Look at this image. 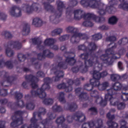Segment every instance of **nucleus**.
<instances>
[{
  "label": "nucleus",
  "instance_id": "obj_1",
  "mask_svg": "<svg viewBox=\"0 0 128 128\" xmlns=\"http://www.w3.org/2000/svg\"><path fill=\"white\" fill-rule=\"evenodd\" d=\"M81 58H82L83 60H85L84 68L82 65L80 66V67H74L72 68L73 72H78V70H80L81 72L84 74V72H88V70L90 66H94L96 68V69L97 70L90 72L94 78L90 80V84L85 85V90L88 91L92 90L93 86H96L100 90H104L108 88L110 84L108 82H104L100 84V80L101 78L106 76L108 74L106 71H103L102 72L100 73V70H102L104 64H106L102 62V60L100 59V58H94L93 61L92 60V58L89 60H86V58H88V55L82 54L81 56Z\"/></svg>",
  "mask_w": 128,
  "mask_h": 128
},
{
  "label": "nucleus",
  "instance_id": "obj_2",
  "mask_svg": "<svg viewBox=\"0 0 128 128\" xmlns=\"http://www.w3.org/2000/svg\"><path fill=\"white\" fill-rule=\"evenodd\" d=\"M100 0H82L80 4L84 6V8H98V14L100 16H104L108 12V14H114L116 12L114 4H116L114 2H116V0H112L109 2L108 6L106 8V10H104V4L100 3Z\"/></svg>",
  "mask_w": 128,
  "mask_h": 128
},
{
  "label": "nucleus",
  "instance_id": "obj_3",
  "mask_svg": "<svg viewBox=\"0 0 128 128\" xmlns=\"http://www.w3.org/2000/svg\"><path fill=\"white\" fill-rule=\"evenodd\" d=\"M64 56L66 58L65 62L61 61L58 62L57 65L54 64L52 66L51 72H54L56 76L54 82H58L60 78L64 77V72L60 71V70H66L68 68V64L74 66L76 64V60L74 58V56H75L74 54L72 52H66L64 54Z\"/></svg>",
  "mask_w": 128,
  "mask_h": 128
},
{
  "label": "nucleus",
  "instance_id": "obj_4",
  "mask_svg": "<svg viewBox=\"0 0 128 128\" xmlns=\"http://www.w3.org/2000/svg\"><path fill=\"white\" fill-rule=\"evenodd\" d=\"M118 46V44H114V46H112L110 48H109L105 50V54H103L100 56V60L104 62L106 64L107 66H110L112 64V60H116L118 58L116 54H118V56H122V54H124V52H126V50L124 48H122L119 50V51L116 52V47Z\"/></svg>",
  "mask_w": 128,
  "mask_h": 128
},
{
  "label": "nucleus",
  "instance_id": "obj_5",
  "mask_svg": "<svg viewBox=\"0 0 128 128\" xmlns=\"http://www.w3.org/2000/svg\"><path fill=\"white\" fill-rule=\"evenodd\" d=\"M43 4L45 10L51 12V16L50 17V22H52L54 24H58V22H56V20L62 16V10L64 8V2L60 0L56 2L57 10H54V6L48 4V3L44 2Z\"/></svg>",
  "mask_w": 128,
  "mask_h": 128
},
{
  "label": "nucleus",
  "instance_id": "obj_6",
  "mask_svg": "<svg viewBox=\"0 0 128 128\" xmlns=\"http://www.w3.org/2000/svg\"><path fill=\"white\" fill-rule=\"evenodd\" d=\"M36 112L34 113L33 118L30 120L31 124L29 126L25 124L21 128H50V124L52 122L51 120L56 118V116L54 114H48V116L50 120H48V118H46V120H43L42 124H38V120L36 119Z\"/></svg>",
  "mask_w": 128,
  "mask_h": 128
},
{
  "label": "nucleus",
  "instance_id": "obj_7",
  "mask_svg": "<svg viewBox=\"0 0 128 128\" xmlns=\"http://www.w3.org/2000/svg\"><path fill=\"white\" fill-rule=\"evenodd\" d=\"M44 84L42 86V88L38 89L36 91L32 90L31 94L32 96H38L40 98H44L46 96V94L44 92L45 90H48L50 88V84L52 82V80L50 78H46L44 79Z\"/></svg>",
  "mask_w": 128,
  "mask_h": 128
},
{
  "label": "nucleus",
  "instance_id": "obj_8",
  "mask_svg": "<svg viewBox=\"0 0 128 128\" xmlns=\"http://www.w3.org/2000/svg\"><path fill=\"white\" fill-rule=\"evenodd\" d=\"M67 32L73 34L70 40L72 44H78L80 42V40H86L88 36L86 34H82L78 32V28L72 26H68L66 28Z\"/></svg>",
  "mask_w": 128,
  "mask_h": 128
},
{
  "label": "nucleus",
  "instance_id": "obj_9",
  "mask_svg": "<svg viewBox=\"0 0 128 128\" xmlns=\"http://www.w3.org/2000/svg\"><path fill=\"white\" fill-rule=\"evenodd\" d=\"M88 48H89L88 49L86 48V46H84V44L80 45L78 46V50H84V52H88V53H84V54H82L80 55V58H82V60H84V64H86V60H84L82 58V54H84L85 56H88L86 60H90L92 58L91 60L92 62H94V58H98L96 56H94V55H93V56H92V55L90 54H92V52H94V50H96V44H94V43H90L88 44Z\"/></svg>",
  "mask_w": 128,
  "mask_h": 128
},
{
  "label": "nucleus",
  "instance_id": "obj_10",
  "mask_svg": "<svg viewBox=\"0 0 128 128\" xmlns=\"http://www.w3.org/2000/svg\"><path fill=\"white\" fill-rule=\"evenodd\" d=\"M5 46L6 48V56H9V58H11V56H14V52L10 48H16V50H20V48H22V43L18 41H10L8 42V44Z\"/></svg>",
  "mask_w": 128,
  "mask_h": 128
},
{
  "label": "nucleus",
  "instance_id": "obj_11",
  "mask_svg": "<svg viewBox=\"0 0 128 128\" xmlns=\"http://www.w3.org/2000/svg\"><path fill=\"white\" fill-rule=\"evenodd\" d=\"M76 80L74 82V80H67V84L68 86H66V84L64 83L60 84L58 85L57 88L59 90H65L66 92H70L72 90V86L74 84L76 86H78L80 84V78H76Z\"/></svg>",
  "mask_w": 128,
  "mask_h": 128
},
{
  "label": "nucleus",
  "instance_id": "obj_12",
  "mask_svg": "<svg viewBox=\"0 0 128 128\" xmlns=\"http://www.w3.org/2000/svg\"><path fill=\"white\" fill-rule=\"evenodd\" d=\"M38 8H40V4L30 1L26 4H23L22 10H24L27 14H30L32 12H38Z\"/></svg>",
  "mask_w": 128,
  "mask_h": 128
},
{
  "label": "nucleus",
  "instance_id": "obj_13",
  "mask_svg": "<svg viewBox=\"0 0 128 128\" xmlns=\"http://www.w3.org/2000/svg\"><path fill=\"white\" fill-rule=\"evenodd\" d=\"M24 114V112L22 111H16L15 112V114L12 117L13 122L11 123V126H18L20 124H22L23 119L22 116Z\"/></svg>",
  "mask_w": 128,
  "mask_h": 128
},
{
  "label": "nucleus",
  "instance_id": "obj_14",
  "mask_svg": "<svg viewBox=\"0 0 128 128\" xmlns=\"http://www.w3.org/2000/svg\"><path fill=\"white\" fill-rule=\"evenodd\" d=\"M1 76H4L3 80L0 82L1 87L8 86L6 84H12L14 81V77L8 76V73L5 71H2L0 72Z\"/></svg>",
  "mask_w": 128,
  "mask_h": 128
},
{
  "label": "nucleus",
  "instance_id": "obj_15",
  "mask_svg": "<svg viewBox=\"0 0 128 128\" xmlns=\"http://www.w3.org/2000/svg\"><path fill=\"white\" fill-rule=\"evenodd\" d=\"M72 120L82 122L86 120V116L82 112H78L72 117V116H68L67 120L68 122H72Z\"/></svg>",
  "mask_w": 128,
  "mask_h": 128
},
{
  "label": "nucleus",
  "instance_id": "obj_16",
  "mask_svg": "<svg viewBox=\"0 0 128 128\" xmlns=\"http://www.w3.org/2000/svg\"><path fill=\"white\" fill-rule=\"evenodd\" d=\"M74 18L75 20H82V18H84V20H88L90 18V16H92V14H85L84 12L80 10H76L74 12Z\"/></svg>",
  "mask_w": 128,
  "mask_h": 128
},
{
  "label": "nucleus",
  "instance_id": "obj_17",
  "mask_svg": "<svg viewBox=\"0 0 128 128\" xmlns=\"http://www.w3.org/2000/svg\"><path fill=\"white\" fill-rule=\"evenodd\" d=\"M10 14L12 16L18 18L22 16V9L16 6H12L10 10Z\"/></svg>",
  "mask_w": 128,
  "mask_h": 128
},
{
  "label": "nucleus",
  "instance_id": "obj_18",
  "mask_svg": "<svg viewBox=\"0 0 128 128\" xmlns=\"http://www.w3.org/2000/svg\"><path fill=\"white\" fill-rule=\"evenodd\" d=\"M82 88H78L76 89L75 92L77 96H78L80 100L84 102L88 99V95L86 93L82 92Z\"/></svg>",
  "mask_w": 128,
  "mask_h": 128
},
{
  "label": "nucleus",
  "instance_id": "obj_19",
  "mask_svg": "<svg viewBox=\"0 0 128 128\" xmlns=\"http://www.w3.org/2000/svg\"><path fill=\"white\" fill-rule=\"evenodd\" d=\"M114 94H110L108 93L105 95V100H106V102L108 100L110 102V106H116L118 104V99L114 98Z\"/></svg>",
  "mask_w": 128,
  "mask_h": 128
},
{
  "label": "nucleus",
  "instance_id": "obj_20",
  "mask_svg": "<svg viewBox=\"0 0 128 128\" xmlns=\"http://www.w3.org/2000/svg\"><path fill=\"white\" fill-rule=\"evenodd\" d=\"M26 80H28L31 82V86H32V88H38V84L36 82H38V78L32 75H28L26 76Z\"/></svg>",
  "mask_w": 128,
  "mask_h": 128
},
{
  "label": "nucleus",
  "instance_id": "obj_21",
  "mask_svg": "<svg viewBox=\"0 0 128 128\" xmlns=\"http://www.w3.org/2000/svg\"><path fill=\"white\" fill-rule=\"evenodd\" d=\"M122 86L120 82H116L112 86V88L108 90V94H116V92L118 90H120Z\"/></svg>",
  "mask_w": 128,
  "mask_h": 128
},
{
  "label": "nucleus",
  "instance_id": "obj_22",
  "mask_svg": "<svg viewBox=\"0 0 128 128\" xmlns=\"http://www.w3.org/2000/svg\"><path fill=\"white\" fill-rule=\"evenodd\" d=\"M78 4V0H72L69 2V6L66 8V16L68 18V16H71L72 14V8L76 6Z\"/></svg>",
  "mask_w": 128,
  "mask_h": 128
},
{
  "label": "nucleus",
  "instance_id": "obj_23",
  "mask_svg": "<svg viewBox=\"0 0 128 128\" xmlns=\"http://www.w3.org/2000/svg\"><path fill=\"white\" fill-rule=\"evenodd\" d=\"M46 56L48 58H52L54 56V54L49 51L48 50H44L42 54L40 53L38 54V60H40L46 58Z\"/></svg>",
  "mask_w": 128,
  "mask_h": 128
},
{
  "label": "nucleus",
  "instance_id": "obj_24",
  "mask_svg": "<svg viewBox=\"0 0 128 128\" xmlns=\"http://www.w3.org/2000/svg\"><path fill=\"white\" fill-rule=\"evenodd\" d=\"M91 14V16H90L89 18L84 19L85 21L82 23V26H94L92 20H94V18H96V15H94V14Z\"/></svg>",
  "mask_w": 128,
  "mask_h": 128
},
{
  "label": "nucleus",
  "instance_id": "obj_25",
  "mask_svg": "<svg viewBox=\"0 0 128 128\" xmlns=\"http://www.w3.org/2000/svg\"><path fill=\"white\" fill-rule=\"evenodd\" d=\"M66 119L64 116L58 117L56 120V123L58 128H68V126L64 124Z\"/></svg>",
  "mask_w": 128,
  "mask_h": 128
},
{
  "label": "nucleus",
  "instance_id": "obj_26",
  "mask_svg": "<svg viewBox=\"0 0 128 128\" xmlns=\"http://www.w3.org/2000/svg\"><path fill=\"white\" fill-rule=\"evenodd\" d=\"M95 100L96 104H100L102 106H106V99H104V100H102V98L97 96L96 98H94Z\"/></svg>",
  "mask_w": 128,
  "mask_h": 128
},
{
  "label": "nucleus",
  "instance_id": "obj_27",
  "mask_svg": "<svg viewBox=\"0 0 128 128\" xmlns=\"http://www.w3.org/2000/svg\"><path fill=\"white\" fill-rule=\"evenodd\" d=\"M32 42L33 44H36L38 46V48L39 50H44V46H42V40L40 39V38H34L32 40Z\"/></svg>",
  "mask_w": 128,
  "mask_h": 128
},
{
  "label": "nucleus",
  "instance_id": "obj_28",
  "mask_svg": "<svg viewBox=\"0 0 128 128\" xmlns=\"http://www.w3.org/2000/svg\"><path fill=\"white\" fill-rule=\"evenodd\" d=\"M4 66H6V68L10 70L14 66L10 61L4 62V60H0V68H4Z\"/></svg>",
  "mask_w": 128,
  "mask_h": 128
},
{
  "label": "nucleus",
  "instance_id": "obj_29",
  "mask_svg": "<svg viewBox=\"0 0 128 128\" xmlns=\"http://www.w3.org/2000/svg\"><path fill=\"white\" fill-rule=\"evenodd\" d=\"M56 42V40L52 38H48L45 40L44 44L45 46H48L51 48Z\"/></svg>",
  "mask_w": 128,
  "mask_h": 128
},
{
  "label": "nucleus",
  "instance_id": "obj_30",
  "mask_svg": "<svg viewBox=\"0 0 128 128\" xmlns=\"http://www.w3.org/2000/svg\"><path fill=\"white\" fill-rule=\"evenodd\" d=\"M123 90L126 92H122V95L121 96V98L122 100H124V102H126V100H128V86L124 87Z\"/></svg>",
  "mask_w": 128,
  "mask_h": 128
},
{
  "label": "nucleus",
  "instance_id": "obj_31",
  "mask_svg": "<svg viewBox=\"0 0 128 128\" xmlns=\"http://www.w3.org/2000/svg\"><path fill=\"white\" fill-rule=\"evenodd\" d=\"M57 98L58 100L60 102L64 104L66 102V98H64V92H60L57 94Z\"/></svg>",
  "mask_w": 128,
  "mask_h": 128
},
{
  "label": "nucleus",
  "instance_id": "obj_32",
  "mask_svg": "<svg viewBox=\"0 0 128 128\" xmlns=\"http://www.w3.org/2000/svg\"><path fill=\"white\" fill-rule=\"evenodd\" d=\"M122 2L118 6L119 8L124 10H128V3L126 2V0H120Z\"/></svg>",
  "mask_w": 128,
  "mask_h": 128
},
{
  "label": "nucleus",
  "instance_id": "obj_33",
  "mask_svg": "<svg viewBox=\"0 0 128 128\" xmlns=\"http://www.w3.org/2000/svg\"><path fill=\"white\" fill-rule=\"evenodd\" d=\"M42 20L40 18H34L32 21V24L36 26H42Z\"/></svg>",
  "mask_w": 128,
  "mask_h": 128
},
{
  "label": "nucleus",
  "instance_id": "obj_34",
  "mask_svg": "<svg viewBox=\"0 0 128 128\" xmlns=\"http://www.w3.org/2000/svg\"><path fill=\"white\" fill-rule=\"evenodd\" d=\"M106 40L107 42H110V43L108 46L109 47L114 44V42L116 40V38L114 36H110V37L107 38Z\"/></svg>",
  "mask_w": 128,
  "mask_h": 128
},
{
  "label": "nucleus",
  "instance_id": "obj_35",
  "mask_svg": "<svg viewBox=\"0 0 128 128\" xmlns=\"http://www.w3.org/2000/svg\"><path fill=\"white\" fill-rule=\"evenodd\" d=\"M62 32V29L60 28H56L52 32V36H54L58 34H60Z\"/></svg>",
  "mask_w": 128,
  "mask_h": 128
},
{
  "label": "nucleus",
  "instance_id": "obj_36",
  "mask_svg": "<svg viewBox=\"0 0 128 128\" xmlns=\"http://www.w3.org/2000/svg\"><path fill=\"white\" fill-rule=\"evenodd\" d=\"M30 26L28 24L25 25L22 30V34L24 36H28L30 34Z\"/></svg>",
  "mask_w": 128,
  "mask_h": 128
},
{
  "label": "nucleus",
  "instance_id": "obj_37",
  "mask_svg": "<svg viewBox=\"0 0 128 128\" xmlns=\"http://www.w3.org/2000/svg\"><path fill=\"white\" fill-rule=\"evenodd\" d=\"M110 78L113 82H116V80H120V78H122V77H120V75L118 74H112L110 76Z\"/></svg>",
  "mask_w": 128,
  "mask_h": 128
},
{
  "label": "nucleus",
  "instance_id": "obj_38",
  "mask_svg": "<svg viewBox=\"0 0 128 128\" xmlns=\"http://www.w3.org/2000/svg\"><path fill=\"white\" fill-rule=\"evenodd\" d=\"M128 42V39L126 38H122L118 42L119 46H126Z\"/></svg>",
  "mask_w": 128,
  "mask_h": 128
},
{
  "label": "nucleus",
  "instance_id": "obj_39",
  "mask_svg": "<svg viewBox=\"0 0 128 128\" xmlns=\"http://www.w3.org/2000/svg\"><path fill=\"white\" fill-rule=\"evenodd\" d=\"M34 103L33 102H28L26 104V108L28 110H34Z\"/></svg>",
  "mask_w": 128,
  "mask_h": 128
},
{
  "label": "nucleus",
  "instance_id": "obj_40",
  "mask_svg": "<svg viewBox=\"0 0 128 128\" xmlns=\"http://www.w3.org/2000/svg\"><path fill=\"white\" fill-rule=\"evenodd\" d=\"M78 108V106L76 104H72L71 105H68L67 110H69L71 112H74Z\"/></svg>",
  "mask_w": 128,
  "mask_h": 128
},
{
  "label": "nucleus",
  "instance_id": "obj_41",
  "mask_svg": "<svg viewBox=\"0 0 128 128\" xmlns=\"http://www.w3.org/2000/svg\"><path fill=\"white\" fill-rule=\"evenodd\" d=\"M108 22L109 24H116L118 22V18L114 16H113L109 19Z\"/></svg>",
  "mask_w": 128,
  "mask_h": 128
},
{
  "label": "nucleus",
  "instance_id": "obj_42",
  "mask_svg": "<svg viewBox=\"0 0 128 128\" xmlns=\"http://www.w3.org/2000/svg\"><path fill=\"white\" fill-rule=\"evenodd\" d=\"M43 104L46 106H50V104H54V100L52 98L44 99L43 101Z\"/></svg>",
  "mask_w": 128,
  "mask_h": 128
},
{
  "label": "nucleus",
  "instance_id": "obj_43",
  "mask_svg": "<svg viewBox=\"0 0 128 128\" xmlns=\"http://www.w3.org/2000/svg\"><path fill=\"white\" fill-rule=\"evenodd\" d=\"M2 34L4 36H5V38H12V35L8 31H4L2 32Z\"/></svg>",
  "mask_w": 128,
  "mask_h": 128
},
{
  "label": "nucleus",
  "instance_id": "obj_44",
  "mask_svg": "<svg viewBox=\"0 0 128 128\" xmlns=\"http://www.w3.org/2000/svg\"><path fill=\"white\" fill-rule=\"evenodd\" d=\"M90 94L92 98H96V97L98 96V92L96 90H92L90 92Z\"/></svg>",
  "mask_w": 128,
  "mask_h": 128
},
{
  "label": "nucleus",
  "instance_id": "obj_45",
  "mask_svg": "<svg viewBox=\"0 0 128 128\" xmlns=\"http://www.w3.org/2000/svg\"><path fill=\"white\" fill-rule=\"evenodd\" d=\"M102 38V36L100 33H98V34H96L92 36V38L94 40H100Z\"/></svg>",
  "mask_w": 128,
  "mask_h": 128
},
{
  "label": "nucleus",
  "instance_id": "obj_46",
  "mask_svg": "<svg viewBox=\"0 0 128 128\" xmlns=\"http://www.w3.org/2000/svg\"><path fill=\"white\" fill-rule=\"evenodd\" d=\"M46 111L44 108H40L39 109V112L38 113V118H40V116L46 114Z\"/></svg>",
  "mask_w": 128,
  "mask_h": 128
},
{
  "label": "nucleus",
  "instance_id": "obj_47",
  "mask_svg": "<svg viewBox=\"0 0 128 128\" xmlns=\"http://www.w3.org/2000/svg\"><path fill=\"white\" fill-rule=\"evenodd\" d=\"M94 20L96 22H104L105 19L104 18H100L99 17H98L95 15V18H94Z\"/></svg>",
  "mask_w": 128,
  "mask_h": 128
},
{
  "label": "nucleus",
  "instance_id": "obj_48",
  "mask_svg": "<svg viewBox=\"0 0 128 128\" xmlns=\"http://www.w3.org/2000/svg\"><path fill=\"white\" fill-rule=\"evenodd\" d=\"M116 106H117L118 110H124L126 108V104L124 102H118V104Z\"/></svg>",
  "mask_w": 128,
  "mask_h": 128
},
{
  "label": "nucleus",
  "instance_id": "obj_49",
  "mask_svg": "<svg viewBox=\"0 0 128 128\" xmlns=\"http://www.w3.org/2000/svg\"><path fill=\"white\" fill-rule=\"evenodd\" d=\"M18 58L20 62H24V60H26V56L22 55L20 53L18 54Z\"/></svg>",
  "mask_w": 128,
  "mask_h": 128
},
{
  "label": "nucleus",
  "instance_id": "obj_50",
  "mask_svg": "<svg viewBox=\"0 0 128 128\" xmlns=\"http://www.w3.org/2000/svg\"><path fill=\"white\" fill-rule=\"evenodd\" d=\"M68 38H70V35L66 34L60 37L59 38V40L60 42H64V40H68Z\"/></svg>",
  "mask_w": 128,
  "mask_h": 128
},
{
  "label": "nucleus",
  "instance_id": "obj_51",
  "mask_svg": "<svg viewBox=\"0 0 128 128\" xmlns=\"http://www.w3.org/2000/svg\"><path fill=\"white\" fill-rule=\"evenodd\" d=\"M52 110L54 112H62V108H60V106H58L56 104L52 107Z\"/></svg>",
  "mask_w": 128,
  "mask_h": 128
},
{
  "label": "nucleus",
  "instance_id": "obj_52",
  "mask_svg": "<svg viewBox=\"0 0 128 128\" xmlns=\"http://www.w3.org/2000/svg\"><path fill=\"white\" fill-rule=\"evenodd\" d=\"M89 112H90L92 114H98V110H96V108L94 107L90 108L89 109Z\"/></svg>",
  "mask_w": 128,
  "mask_h": 128
},
{
  "label": "nucleus",
  "instance_id": "obj_53",
  "mask_svg": "<svg viewBox=\"0 0 128 128\" xmlns=\"http://www.w3.org/2000/svg\"><path fill=\"white\" fill-rule=\"evenodd\" d=\"M15 96L17 100H20L22 98V94L16 92L15 93Z\"/></svg>",
  "mask_w": 128,
  "mask_h": 128
},
{
  "label": "nucleus",
  "instance_id": "obj_54",
  "mask_svg": "<svg viewBox=\"0 0 128 128\" xmlns=\"http://www.w3.org/2000/svg\"><path fill=\"white\" fill-rule=\"evenodd\" d=\"M0 94L2 96H8V91L4 89H2L0 91Z\"/></svg>",
  "mask_w": 128,
  "mask_h": 128
},
{
  "label": "nucleus",
  "instance_id": "obj_55",
  "mask_svg": "<svg viewBox=\"0 0 128 128\" xmlns=\"http://www.w3.org/2000/svg\"><path fill=\"white\" fill-rule=\"evenodd\" d=\"M0 20H6V15L0 12Z\"/></svg>",
  "mask_w": 128,
  "mask_h": 128
},
{
  "label": "nucleus",
  "instance_id": "obj_56",
  "mask_svg": "<svg viewBox=\"0 0 128 128\" xmlns=\"http://www.w3.org/2000/svg\"><path fill=\"white\" fill-rule=\"evenodd\" d=\"M17 106H20V108H24V101H18L17 103Z\"/></svg>",
  "mask_w": 128,
  "mask_h": 128
},
{
  "label": "nucleus",
  "instance_id": "obj_57",
  "mask_svg": "<svg viewBox=\"0 0 128 128\" xmlns=\"http://www.w3.org/2000/svg\"><path fill=\"white\" fill-rule=\"evenodd\" d=\"M6 122L0 121V128H6Z\"/></svg>",
  "mask_w": 128,
  "mask_h": 128
},
{
  "label": "nucleus",
  "instance_id": "obj_58",
  "mask_svg": "<svg viewBox=\"0 0 128 128\" xmlns=\"http://www.w3.org/2000/svg\"><path fill=\"white\" fill-rule=\"evenodd\" d=\"M118 68L120 70H124V68L122 67V63L121 62H118Z\"/></svg>",
  "mask_w": 128,
  "mask_h": 128
},
{
  "label": "nucleus",
  "instance_id": "obj_59",
  "mask_svg": "<svg viewBox=\"0 0 128 128\" xmlns=\"http://www.w3.org/2000/svg\"><path fill=\"white\" fill-rule=\"evenodd\" d=\"M37 76H44V74L42 72L39 71L37 72Z\"/></svg>",
  "mask_w": 128,
  "mask_h": 128
},
{
  "label": "nucleus",
  "instance_id": "obj_60",
  "mask_svg": "<svg viewBox=\"0 0 128 128\" xmlns=\"http://www.w3.org/2000/svg\"><path fill=\"white\" fill-rule=\"evenodd\" d=\"M50 48L54 50H58V46L57 45H52Z\"/></svg>",
  "mask_w": 128,
  "mask_h": 128
},
{
  "label": "nucleus",
  "instance_id": "obj_61",
  "mask_svg": "<svg viewBox=\"0 0 128 128\" xmlns=\"http://www.w3.org/2000/svg\"><path fill=\"white\" fill-rule=\"evenodd\" d=\"M66 50V45L62 46L60 47V50H62V52H64Z\"/></svg>",
  "mask_w": 128,
  "mask_h": 128
},
{
  "label": "nucleus",
  "instance_id": "obj_62",
  "mask_svg": "<svg viewBox=\"0 0 128 128\" xmlns=\"http://www.w3.org/2000/svg\"><path fill=\"white\" fill-rule=\"evenodd\" d=\"M22 86L24 88H28V82H24L22 84Z\"/></svg>",
  "mask_w": 128,
  "mask_h": 128
},
{
  "label": "nucleus",
  "instance_id": "obj_63",
  "mask_svg": "<svg viewBox=\"0 0 128 128\" xmlns=\"http://www.w3.org/2000/svg\"><path fill=\"white\" fill-rule=\"evenodd\" d=\"M0 112H1V114H4V112H6V109H4V108H0Z\"/></svg>",
  "mask_w": 128,
  "mask_h": 128
},
{
  "label": "nucleus",
  "instance_id": "obj_64",
  "mask_svg": "<svg viewBox=\"0 0 128 128\" xmlns=\"http://www.w3.org/2000/svg\"><path fill=\"white\" fill-rule=\"evenodd\" d=\"M0 102H1V104H6V102H8V100H0Z\"/></svg>",
  "mask_w": 128,
  "mask_h": 128
}]
</instances>
